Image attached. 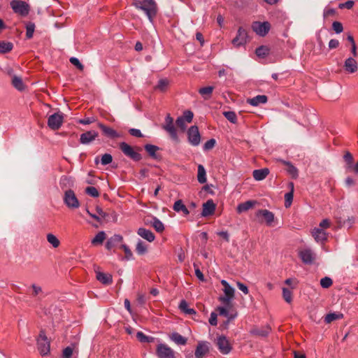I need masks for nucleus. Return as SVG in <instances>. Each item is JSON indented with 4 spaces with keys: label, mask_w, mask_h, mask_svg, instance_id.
Segmentation results:
<instances>
[{
    "label": "nucleus",
    "mask_w": 358,
    "mask_h": 358,
    "mask_svg": "<svg viewBox=\"0 0 358 358\" xmlns=\"http://www.w3.org/2000/svg\"><path fill=\"white\" fill-rule=\"evenodd\" d=\"M132 5L137 9L144 11L149 20L153 23L156 15V4L154 0H134Z\"/></svg>",
    "instance_id": "obj_1"
},
{
    "label": "nucleus",
    "mask_w": 358,
    "mask_h": 358,
    "mask_svg": "<svg viewBox=\"0 0 358 358\" xmlns=\"http://www.w3.org/2000/svg\"><path fill=\"white\" fill-rule=\"evenodd\" d=\"M221 284L224 287L223 292L224 295L220 296L218 300L224 305L232 307L231 301L234 298L235 290L225 280H222Z\"/></svg>",
    "instance_id": "obj_2"
},
{
    "label": "nucleus",
    "mask_w": 358,
    "mask_h": 358,
    "mask_svg": "<svg viewBox=\"0 0 358 358\" xmlns=\"http://www.w3.org/2000/svg\"><path fill=\"white\" fill-rule=\"evenodd\" d=\"M119 148L127 157H129L134 161L138 162L141 159V155L138 152V150H141V148L136 147L134 148L125 142L120 143L119 144Z\"/></svg>",
    "instance_id": "obj_3"
},
{
    "label": "nucleus",
    "mask_w": 358,
    "mask_h": 358,
    "mask_svg": "<svg viewBox=\"0 0 358 358\" xmlns=\"http://www.w3.org/2000/svg\"><path fill=\"white\" fill-rule=\"evenodd\" d=\"M271 24L270 22H259L255 21L251 24V28L252 31L258 36L264 37L265 36L271 29Z\"/></svg>",
    "instance_id": "obj_4"
},
{
    "label": "nucleus",
    "mask_w": 358,
    "mask_h": 358,
    "mask_svg": "<svg viewBox=\"0 0 358 358\" xmlns=\"http://www.w3.org/2000/svg\"><path fill=\"white\" fill-rule=\"evenodd\" d=\"M10 7L13 10L22 16H26L29 14L30 7L25 1L20 0H13L10 1Z\"/></svg>",
    "instance_id": "obj_5"
},
{
    "label": "nucleus",
    "mask_w": 358,
    "mask_h": 358,
    "mask_svg": "<svg viewBox=\"0 0 358 358\" xmlns=\"http://www.w3.org/2000/svg\"><path fill=\"white\" fill-rule=\"evenodd\" d=\"M38 350L41 355H46L50 352V341H48L44 330H41L37 339Z\"/></svg>",
    "instance_id": "obj_6"
},
{
    "label": "nucleus",
    "mask_w": 358,
    "mask_h": 358,
    "mask_svg": "<svg viewBox=\"0 0 358 358\" xmlns=\"http://www.w3.org/2000/svg\"><path fill=\"white\" fill-rule=\"evenodd\" d=\"M215 343L219 351L222 355H228L232 350L231 343L228 338L223 335L217 336Z\"/></svg>",
    "instance_id": "obj_7"
},
{
    "label": "nucleus",
    "mask_w": 358,
    "mask_h": 358,
    "mask_svg": "<svg viewBox=\"0 0 358 358\" xmlns=\"http://www.w3.org/2000/svg\"><path fill=\"white\" fill-rule=\"evenodd\" d=\"M162 127L169 134L170 137L177 141L178 139L176 129L173 124V119L170 116L169 114H167L165 122L162 124Z\"/></svg>",
    "instance_id": "obj_8"
},
{
    "label": "nucleus",
    "mask_w": 358,
    "mask_h": 358,
    "mask_svg": "<svg viewBox=\"0 0 358 358\" xmlns=\"http://www.w3.org/2000/svg\"><path fill=\"white\" fill-rule=\"evenodd\" d=\"M255 216L259 222L265 221L266 225L271 226L274 221V214L267 209H259L256 211Z\"/></svg>",
    "instance_id": "obj_9"
},
{
    "label": "nucleus",
    "mask_w": 358,
    "mask_h": 358,
    "mask_svg": "<svg viewBox=\"0 0 358 358\" xmlns=\"http://www.w3.org/2000/svg\"><path fill=\"white\" fill-rule=\"evenodd\" d=\"M64 203L70 208H77L80 203L74 192L71 189L66 190L64 196Z\"/></svg>",
    "instance_id": "obj_10"
},
{
    "label": "nucleus",
    "mask_w": 358,
    "mask_h": 358,
    "mask_svg": "<svg viewBox=\"0 0 358 358\" xmlns=\"http://www.w3.org/2000/svg\"><path fill=\"white\" fill-rule=\"evenodd\" d=\"M64 116L62 113H55L49 116L48 125L52 130H57L60 128L63 122Z\"/></svg>",
    "instance_id": "obj_11"
},
{
    "label": "nucleus",
    "mask_w": 358,
    "mask_h": 358,
    "mask_svg": "<svg viewBox=\"0 0 358 358\" xmlns=\"http://www.w3.org/2000/svg\"><path fill=\"white\" fill-rule=\"evenodd\" d=\"M299 256L301 261L306 264H312L316 259L315 253L310 248L300 250Z\"/></svg>",
    "instance_id": "obj_12"
},
{
    "label": "nucleus",
    "mask_w": 358,
    "mask_h": 358,
    "mask_svg": "<svg viewBox=\"0 0 358 358\" xmlns=\"http://www.w3.org/2000/svg\"><path fill=\"white\" fill-rule=\"evenodd\" d=\"M176 352L166 344H158V358H176Z\"/></svg>",
    "instance_id": "obj_13"
},
{
    "label": "nucleus",
    "mask_w": 358,
    "mask_h": 358,
    "mask_svg": "<svg viewBox=\"0 0 358 358\" xmlns=\"http://www.w3.org/2000/svg\"><path fill=\"white\" fill-rule=\"evenodd\" d=\"M189 142L194 146L200 143L201 136L196 126H192L187 131Z\"/></svg>",
    "instance_id": "obj_14"
},
{
    "label": "nucleus",
    "mask_w": 358,
    "mask_h": 358,
    "mask_svg": "<svg viewBox=\"0 0 358 358\" xmlns=\"http://www.w3.org/2000/svg\"><path fill=\"white\" fill-rule=\"evenodd\" d=\"M248 32L243 27H239L236 36L232 40V44L235 47H240L246 43Z\"/></svg>",
    "instance_id": "obj_15"
},
{
    "label": "nucleus",
    "mask_w": 358,
    "mask_h": 358,
    "mask_svg": "<svg viewBox=\"0 0 358 358\" xmlns=\"http://www.w3.org/2000/svg\"><path fill=\"white\" fill-rule=\"evenodd\" d=\"M98 132L91 130L87 131L80 135V142L83 145H87L92 143L98 136Z\"/></svg>",
    "instance_id": "obj_16"
},
{
    "label": "nucleus",
    "mask_w": 358,
    "mask_h": 358,
    "mask_svg": "<svg viewBox=\"0 0 358 358\" xmlns=\"http://www.w3.org/2000/svg\"><path fill=\"white\" fill-rule=\"evenodd\" d=\"M311 234L317 243H324L327 240L328 234L323 229L315 227L313 229Z\"/></svg>",
    "instance_id": "obj_17"
},
{
    "label": "nucleus",
    "mask_w": 358,
    "mask_h": 358,
    "mask_svg": "<svg viewBox=\"0 0 358 358\" xmlns=\"http://www.w3.org/2000/svg\"><path fill=\"white\" fill-rule=\"evenodd\" d=\"M209 348L207 342H199L195 350L196 358H203V357L208 352Z\"/></svg>",
    "instance_id": "obj_18"
},
{
    "label": "nucleus",
    "mask_w": 358,
    "mask_h": 358,
    "mask_svg": "<svg viewBox=\"0 0 358 358\" xmlns=\"http://www.w3.org/2000/svg\"><path fill=\"white\" fill-rule=\"evenodd\" d=\"M344 68L348 73H353L357 71L358 64L352 57H350L345 61Z\"/></svg>",
    "instance_id": "obj_19"
},
{
    "label": "nucleus",
    "mask_w": 358,
    "mask_h": 358,
    "mask_svg": "<svg viewBox=\"0 0 358 358\" xmlns=\"http://www.w3.org/2000/svg\"><path fill=\"white\" fill-rule=\"evenodd\" d=\"M215 210V205L213 200H208L206 203L203 204V210L201 213V215L203 217H207L211 215L214 213Z\"/></svg>",
    "instance_id": "obj_20"
},
{
    "label": "nucleus",
    "mask_w": 358,
    "mask_h": 358,
    "mask_svg": "<svg viewBox=\"0 0 358 358\" xmlns=\"http://www.w3.org/2000/svg\"><path fill=\"white\" fill-rule=\"evenodd\" d=\"M98 126L102 130L103 134L108 138H117L120 136V134L111 127H107L102 123H99Z\"/></svg>",
    "instance_id": "obj_21"
},
{
    "label": "nucleus",
    "mask_w": 358,
    "mask_h": 358,
    "mask_svg": "<svg viewBox=\"0 0 358 358\" xmlns=\"http://www.w3.org/2000/svg\"><path fill=\"white\" fill-rule=\"evenodd\" d=\"M96 279L103 285H110L113 282V277L109 273H105L101 271H96Z\"/></svg>",
    "instance_id": "obj_22"
},
{
    "label": "nucleus",
    "mask_w": 358,
    "mask_h": 358,
    "mask_svg": "<svg viewBox=\"0 0 358 358\" xmlns=\"http://www.w3.org/2000/svg\"><path fill=\"white\" fill-rule=\"evenodd\" d=\"M257 203L256 201L249 200L243 203H241L238 205L236 208V211L238 213L241 214L243 212H246L248 210L252 208Z\"/></svg>",
    "instance_id": "obj_23"
},
{
    "label": "nucleus",
    "mask_w": 358,
    "mask_h": 358,
    "mask_svg": "<svg viewBox=\"0 0 358 358\" xmlns=\"http://www.w3.org/2000/svg\"><path fill=\"white\" fill-rule=\"evenodd\" d=\"M137 234L149 242L153 241L155 238V234L151 231L145 228H139L137 231Z\"/></svg>",
    "instance_id": "obj_24"
},
{
    "label": "nucleus",
    "mask_w": 358,
    "mask_h": 358,
    "mask_svg": "<svg viewBox=\"0 0 358 358\" xmlns=\"http://www.w3.org/2000/svg\"><path fill=\"white\" fill-rule=\"evenodd\" d=\"M269 169L267 168L257 169L253 171L252 176L256 180L260 181L265 179L269 174Z\"/></svg>",
    "instance_id": "obj_25"
},
{
    "label": "nucleus",
    "mask_w": 358,
    "mask_h": 358,
    "mask_svg": "<svg viewBox=\"0 0 358 358\" xmlns=\"http://www.w3.org/2000/svg\"><path fill=\"white\" fill-rule=\"evenodd\" d=\"M232 307H229V306H227L224 305V306H219L217 307V311L219 313V314L220 315H222L224 317H226L228 318V320H231L233 319H234L237 314L236 313H234V314H229V310Z\"/></svg>",
    "instance_id": "obj_26"
},
{
    "label": "nucleus",
    "mask_w": 358,
    "mask_h": 358,
    "mask_svg": "<svg viewBox=\"0 0 358 358\" xmlns=\"http://www.w3.org/2000/svg\"><path fill=\"white\" fill-rule=\"evenodd\" d=\"M268 98L266 95H257L253 98L248 99L247 102L251 106H257L260 103H265L267 102Z\"/></svg>",
    "instance_id": "obj_27"
},
{
    "label": "nucleus",
    "mask_w": 358,
    "mask_h": 358,
    "mask_svg": "<svg viewBox=\"0 0 358 358\" xmlns=\"http://www.w3.org/2000/svg\"><path fill=\"white\" fill-rule=\"evenodd\" d=\"M122 240V237L120 235H114L110 237L106 243V248L107 250H111L118 243H120Z\"/></svg>",
    "instance_id": "obj_28"
},
{
    "label": "nucleus",
    "mask_w": 358,
    "mask_h": 358,
    "mask_svg": "<svg viewBox=\"0 0 358 358\" xmlns=\"http://www.w3.org/2000/svg\"><path fill=\"white\" fill-rule=\"evenodd\" d=\"M271 331V328L268 326H264L262 328H255L251 331V333L254 335L266 337L268 335Z\"/></svg>",
    "instance_id": "obj_29"
},
{
    "label": "nucleus",
    "mask_w": 358,
    "mask_h": 358,
    "mask_svg": "<svg viewBox=\"0 0 358 358\" xmlns=\"http://www.w3.org/2000/svg\"><path fill=\"white\" fill-rule=\"evenodd\" d=\"M173 210L178 213L182 212L184 215L189 214V211L187 208L183 204L181 200L176 201L173 204Z\"/></svg>",
    "instance_id": "obj_30"
},
{
    "label": "nucleus",
    "mask_w": 358,
    "mask_h": 358,
    "mask_svg": "<svg viewBox=\"0 0 358 358\" xmlns=\"http://www.w3.org/2000/svg\"><path fill=\"white\" fill-rule=\"evenodd\" d=\"M179 308L182 312L187 315H195L196 311L194 309L189 307L187 302L185 300H182L179 304Z\"/></svg>",
    "instance_id": "obj_31"
},
{
    "label": "nucleus",
    "mask_w": 358,
    "mask_h": 358,
    "mask_svg": "<svg viewBox=\"0 0 358 358\" xmlns=\"http://www.w3.org/2000/svg\"><path fill=\"white\" fill-rule=\"evenodd\" d=\"M170 80L167 78H162L158 80V92H166L170 86Z\"/></svg>",
    "instance_id": "obj_32"
},
{
    "label": "nucleus",
    "mask_w": 358,
    "mask_h": 358,
    "mask_svg": "<svg viewBox=\"0 0 358 358\" xmlns=\"http://www.w3.org/2000/svg\"><path fill=\"white\" fill-rule=\"evenodd\" d=\"M197 179L199 183L203 184L206 182V172L203 165L198 166Z\"/></svg>",
    "instance_id": "obj_33"
},
{
    "label": "nucleus",
    "mask_w": 358,
    "mask_h": 358,
    "mask_svg": "<svg viewBox=\"0 0 358 358\" xmlns=\"http://www.w3.org/2000/svg\"><path fill=\"white\" fill-rule=\"evenodd\" d=\"M343 317V314L341 313H331L327 314L324 317V322L329 324L334 320H340Z\"/></svg>",
    "instance_id": "obj_34"
},
{
    "label": "nucleus",
    "mask_w": 358,
    "mask_h": 358,
    "mask_svg": "<svg viewBox=\"0 0 358 358\" xmlns=\"http://www.w3.org/2000/svg\"><path fill=\"white\" fill-rule=\"evenodd\" d=\"M106 238V233L104 231H99L92 240V244L94 245H101Z\"/></svg>",
    "instance_id": "obj_35"
},
{
    "label": "nucleus",
    "mask_w": 358,
    "mask_h": 358,
    "mask_svg": "<svg viewBox=\"0 0 358 358\" xmlns=\"http://www.w3.org/2000/svg\"><path fill=\"white\" fill-rule=\"evenodd\" d=\"M171 339L178 345H185L187 343V338L176 332L171 335Z\"/></svg>",
    "instance_id": "obj_36"
},
{
    "label": "nucleus",
    "mask_w": 358,
    "mask_h": 358,
    "mask_svg": "<svg viewBox=\"0 0 358 358\" xmlns=\"http://www.w3.org/2000/svg\"><path fill=\"white\" fill-rule=\"evenodd\" d=\"M213 90V87L208 86L200 88L199 92L205 99H208L210 97Z\"/></svg>",
    "instance_id": "obj_37"
},
{
    "label": "nucleus",
    "mask_w": 358,
    "mask_h": 358,
    "mask_svg": "<svg viewBox=\"0 0 358 358\" xmlns=\"http://www.w3.org/2000/svg\"><path fill=\"white\" fill-rule=\"evenodd\" d=\"M13 45L10 42H6L4 41H0V53L5 54L12 50Z\"/></svg>",
    "instance_id": "obj_38"
},
{
    "label": "nucleus",
    "mask_w": 358,
    "mask_h": 358,
    "mask_svg": "<svg viewBox=\"0 0 358 358\" xmlns=\"http://www.w3.org/2000/svg\"><path fill=\"white\" fill-rule=\"evenodd\" d=\"M270 49L266 45H262L255 50L256 55L259 57L264 58L269 54Z\"/></svg>",
    "instance_id": "obj_39"
},
{
    "label": "nucleus",
    "mask_w": 358,
    "mask_h": 358,
    "mask_svg": "<svg viewBox=\"0 0 358 358\" xmlns=\"http://www.w3.org/2000/svg\"><path fill=\"white\" fill-rule=\"evenodd\" d=\"M12 84L19 91H22L24 89V85L20 77L14 76L12 79Z\"/></svg>",
    "instance_id": "obj_40"
},
{
    "label": "nucleus",
    "mask_w": 358,
    "mask_h": 358,
    "mask_svg": "<svg viewBox=\"0 0 358 358\" xmlns=\"http://www.w3.org/2000/svg\"><path fill=\"white\" fill-rule=\"evenodd\" d=\"M136 338L141 343H151L155 341V338L151 336H147L141 331H138L136 334Z\"/></svg>",
    "instance_id": "obj_41"
},
{
    "label": "nucleus",
    "mask_w": 358,
    "mask_h": 358,
    "mask_svg": "<svg viewBox=\"0 0 358 358\" xmlns=\"http://www.w3.org/2000/svg\"><path fill=\"white\" fill-rule=\"evenodd\" d=\"M31 288L32 289V296L35 298H37L38 299H40V296L43 293L41 287L36 284H33L31 286Z\"/></svg>",
    "instance_id": "obj_42"
},
{
    "label": "nucleus",
    "mask_w": 358,
    "mask_h": 358,
    "mask_svg": "<svg viewBox=\"0 0 358 358\" xmlns=\"http://www.w3.org/2000/svg\"><path fill=\"white\" fill-rule=\"evenodd\" d=\"M285 164L287 166V171L289 174L291 175L292 178H296L298 177L297 169L289 162H285Z\"/></svg>",
    "instance_id": "obj_43"
},
{
    "label": "nucleus",
    "mask_w": 358,
    "mask_h": 358,
    "mask_svg": "<svg viewBox=\"0 0 358 358\" xmlns=\"http://www.w3.org/2000/svg\"><path fill=\"white\" fill-rule=\"evenodd\" d=\"M47 241L50 244H51L54 248L59 247L60 242L59 239L53 234H48L47 235Z\"/></svg>",
    "instance_id": "obj_44"
},
{
    "label": "nucleus",
    "mask_w": 358,
    "mask_h": 358,
    "mask_svg": "<svg viewBox=\"0 0 358 358\" xmlns=\"http://www.w3.org/2000/svg\"><path fill=\"white\" fill-rule=\"evenodd\" d=\"M223 115L230 122L236 123L237 115L234 111H224Z\"/></svg>",
    "instance_id": "obj_45"
},
{
    "label": "nucleus",
    "mask_w": 358,
    "mask_h": 358,
    "mask_svg": "<svg viewBox=\"0 0 358 358\" xmlns=\"http://www.w3.org/2000/svg\"><path fill=\"white\" fill-rule=\"evenodd\" d=\"M136 250L138 255H143L147 251V245L139 240L136 244Z\"/></svg>",
    "instance_id": "obj_46"
},
{
    "label": "nucleus",
    "mask_w": 358,
    "mask_h": 358,
    "mask_svg": "<svg viewBox=\"0 0 358 358\" xmlns=\"http://www.w3.org/2000/svg\"><path fill=\"white\" fill-rule=\"evenodd\" d=\"M282 296L287 303H290L292 301V292L287 288H282Z\"/></svg>",
    "instance_id": "obj_47"
},
{
    "label": "nucleus",
    "mask_w": 358,
    "mask_h": 358,
    "mask_svg": "<svg viewBox=\"0 0 358 358\" xmlns=\"http://www.w3.org/2000/svg\"><path fill=\"white\" fill-rule=\"evenodd\" d=\"M333 284V280L329 277H324L320 280V285L322 287L327 289Z\"/></svg>",
    "instance_id": "obj_48"
},
{
    "label": "nucleus",
    "mask_w": 358,
    "mask_h": 358,
    "mask_svg": "<svg viewBox=\"0 0 358 358\" xmlns=\"http://www.w3.org/2000/svg\"><path fill=\"white\" fill-rule=\"evenodd\" d=\"M35 25L34 23L29 22L26 26V36L27 38H31L33 36Z\"/></svg>",
    "instance_id": "obj_49"
},
{
    "label": "nucleus",
    "mask_w": 358,
    "mask_h": 358,
    "mask_svg": "<svg viewBox=\"0 0 358 358\" xmlns=\"http://www.w3.org/2000/svg\"><path fill=\"white\" fill-rule=\"evenodd\" d=\"M343 159L345 162V166H350V164H352L354 161L352 155L348 151H346L345 152L344 156H343Z\"/></svg>",
    "instance_id": "obj_50"
},
{
    "label": "nucleus",
    "mask_w": 358,
    "mask_h": 358,
    "mask_svg": "<svg viewBox=\"0 0 358 358\" xmlns=\"http://www.w3.org/2000/svg\"><path fill=\"white\" fill-rule=\"evenodd\" d=\"M85 192L88 195L92 197H98L99 196V192L97 189L94 187H87L85 189Z\"/></svg>",
    "instance_id": "obj_51"
},
{
    "label": "nucleus",
    "mask_w": 358,
    "mask_h": 358,
    "mask_svg": "<svg viewBox=\"0 0 358 358\" xmlns=\"http://www.w3.org/2000/svg\"><path fill=\"white\" fill-rule=\"evenodd\" d=\"M145 149L150 156H152L153 157H156L157 146L153 145L147 144L145 146Z\"/></svg>",
    "instance_id": "obj_52"
},
{
    "label": "nucleus",
    "mask_w": 358,
    "mask_h": 358,
    "mask_svg": "<svg viewBox=\"0 0 358 358\" xmlns=\"http://www.w3.org/2000/svg\"><path fill=\"white\" fill-rule=\"evenodd\" d=\"M294 194L292 192H287L285 194V206L289 208L293 201Z\"/></svg>",
    "instance_id": "obj_53"
},
{
    "label": "nucleus",
    "mask_w": 358,
    "mask_h": 358,
    "mask_svg": "<svg viewBox=\"0 0 358 358\" xmlns=\"http://www.w3.org/2000/svg\"><path fill=\"white\" fill-rule=\"evenodd\" d=\"M194 114L190 110H185L183 113V115L180 116L184 120H185L187 123H190L192 121Z\"/></svg>",
    "instance_id": "obj_54"
},
{
    "label": "nucleus",
    "mask_w": 358,
    "mask_h": 358,
    "mask_svg": "<svg viewBox=\"0 0 358 358\" xmlns=\"http://www.w3.org/2000/svg\"><path fill=\"white\" fill-rule=\"evenodd\" d=\"M113 161V157L110 154H104L102 157H101V164L103 165H107V164H109L110 163H111Z\"/></svg>",
    "instance_id": "obj_55"
},
{
    "label": "nucleus",
    "mask_w": 358,
    "mask_h": 358,
    "mask_svg": "<svg viewBox=\"0 0 358 358\" xmlns=\"http://www.w3.org/2000/svg\"><path fill=\"white\" fill-rule=\"evenodd\" d=\"M70 62L76 66L79 70L83 71L84 66L80 62L79 59L76 57H71L69 59Z\"/></svg>",
    "instance_id": "obj_56"
},
{
    "label": "nucleus",
    "mask_w": 358,
    "mask_h": 358,
    "mask_svg": "<svg viewBox=\"0 0 358 358\" xmlns=\"http://www.w3.org/2000/svg\"><path fill=\"white\" fill-rule=\"evenodd\" d=\"M345 168L347 172L354 173L358 175V162L355 164L352 163L350 166H345Z\"/></svg>",
    "instance_id": "obj_57"
},
{
    "label": "nucleus",
    "mask_w": 358,
    "mask_h": 358,
    "mask_svg": "<svg viewBox=\"0 0 358 358\" xmlns=\"http://www.w3.org/2000/svg\"><path fill=\"white\" fill-rule=\"evenodd\" d=\"M332 28L337 34L341 33L343 30V25L339 22H334L332 24Z\"/></svg>",
    "instance_id": "obj_58"
},
{
    "label": "nucleus",
    "mask_w": 358,
    "mask_h": 358,
    "mask_svg": "<svg viewBox=\"0 0 358 358\" xmlns=\"http://www.w3.org/2000/svg\"><path fill=\"white\" fill-rule=\"evenodd\" d=\"M354 3H355L353 1L349 0L345 3H340L338 5V8L341 9H343V8L351 9L353 7Z\"/></svg>",
    "instance_id": "obj_59"
},
{
    "label": "nucleus",
    "mask_w": 358,
    "mask_h": 358,
    "mask_svg": "<svg viewBox=\"0 0 358 358\" xmlns=\"http://www.w3.org/2000/svg\"><path fill=\"white\" fill-rule=\"evenodd\" d=\"M186 123L187 122L180 117H178L176 120L177 126L179 128H180L182 131H184L186 129Z\"/></svg>",
    "instance_id": "obj_60"
},
{
    "label": "nucleus",
    "mask_w": 358,
    "mask_h": 358,
    "mask_svg": "<svg viewBox=\"0 0 358 358\" xmlns=\"http://www.w3.org/2000/svg\"><path fill=\"white\" fill-rule=\"evenodd\" d=\"M129 133L130 135H131L134 137H138V138L143 137V134H142L141 131L138 129H133V128L129 129Z\"/></svg>",
    "instance_id": "obj_61"
},
{
    "label": "nucleus",
    "mask_w": 358,
    "mask_h": 358,
    "mask_svg": "<svg viewBox=\"0 0 358 358\" xmlns=\"http://www.w3.org/2000/svg\"><path fill=\"white\" fill-rule=\"evenodd\" d=\"M330 225H331V222L329 221V220L328 219H324L323 220H322V222L320 223L319 224V227L320 229H323L324 230L325 229H328L330 227Z\"/></svg>",
    "instance_id": "obj_62"
},
{
    "label": "nucleus",
    "mask_w": 358,
    "mask_h": 358,
    "mask_svg": "<svg viewBox=\"0 0 358 358\" xmlns=\"http://www.w3.org/2000/svg\"><path fill=\"white\" fill-rule=\"evenodd\" d=\"M121 248L123 249V250L125 253V257L127 259H129L132 257V252L130 250V249L129 248V247L127 246L126 245H122Z\"/></svg>",
    "instance_id": "obj_63"
},
{
    "label": "nucleus",
    "mask_w": 358,
    "mask_h": 358,
    "mask_svg": "<svg viewBox=\"0 0 358 358\" xmlns=\"http://www.w3.org/2000/svg\"><path fill=\"white\" fill-rule=\"evenodd\" d=\"M73 354V349L71 347H66L63 350V357L64 358H70Z\"/></svg>",
    "instance_id": "obj_64"
}]
</instances>
